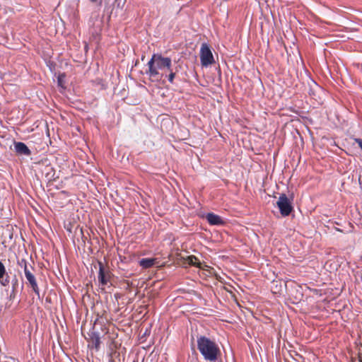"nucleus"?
I'll list each match as a JSON object with an SVG mask.
<instances>
[{
    "instance_id": "nucleus-1",
    "label": "nucleus",
    "mask_w": 362,
    "mask_h": 362,
    "mask_svg": "<svg viewBox=\"0 0 362 362\" xmlns=\"http://www.w3.org/2000/svg\"><path fill=\"white\" fill-rule=\"evenodd\" d=\"M147 65L148 69L146 74L151 78L160 80L164 76H167L168 70H170L172 65V60L160 54H153Z\"/></svg>"
},
{
    "instance_id": "nucleus-2",
    "label": "nucleus",
    "mask_w": 362,
    "mask_h": 362,
    "mask_svg": "<svg viewBox=\"0 0 362 362\" xmlns=\"http://www.w3.org/2000/svg\"><path fill=\"white\" fill-rule=\"evenodd\" d=\"M197 349L203 358L209 361H216L220 353L216 342L205 336L197 338Z\"/></svg>"
},
{
    "instance_id": "nucleus-3",
    "label": "nucleus",
    "mask_w": 362,
    "mask_h": 362,
    "mask_svg": "<svg viewBox=\"0 0 362 362\" xmlns=\"http://www.w3.org/2000/svg\"><path fill=\"white\" fill-rule=\"evenodd\" d=\"M199 55L201 64L203 66L207 67L215 62L211 48L207 43L202 45Z\"/></svg>"
},
{
    "instance_id": "nucleus-4",
    "label": "nucleus",
    "mask_w": 362,
    "mask_h": 362,
    "mask_svg": "<svg viewBox=\"0 0 362 362\" xmlns=\"http://www.w3.org/2000/svg\"><path fill=\"white\" fill-rule=\"evenodd\" d=\"M276 204L283 216H288L293 209L291 202L285 194L279 196Z\"/></svg>"
},
{
    "instance_id": "nucleus-5",
    "label": "nucleus",
    "mask_w": 362,
    "mask_h": 362,
    "mask_svg": "<svg viewBox=\"0 0 362 362\" xmlns=\"http://www.w3.org/2000/svg\"><path fill=\"white\" fill-rule=\"evenodd\" d=\"M33 268L32 266H30V269H26L24 272L25 276L29 283L30 287L33 290V291L37 294L38 296H40V290L37 286V283L35 279V275L33 273Z\"/></svg>"
},
{
    "instance_id": "nucleus-6",
    "label": "nucleus",
    "mask_w": 362,
    "mask_h": 362,
    "mask_svg": "<svg viewBox=\"0 0 362 362\" xmlns=\"http://www.w3.org/2000/svg\"><path fill=\"white\" fill-rule=\"evenodd\" d=\"M98 281L100 286H104L109 281L110 274L108 272H105L103 265L101 262H99V272H98Z\"/></svg>"
},
{
    "instance_id": "nucleus-7",
    "label": "nucleus",
    "mask_w": 362,
    "mask_h": 362,
    "mask_svg": "<svg viewBox=\"0 0 362 362\" xmlns=\"http://www.w3.org/2000/svg\"><path fill=\"white\" fill-rule=\"evenodd\" d=\"M206 218L211 225L218 226L222 225L224 223L219 216L214 214L213 213L207 214Z\"/></svg>"
},
{
    "instance_id": "nucleus-8",
    "label": "nucleus",
    "mask_w": 362,
    "mask_h": 362,
    "mask_svg": "<svg viewBox=\"0 0 362 362\" xmlns=\"http://www.w3.org/2000/svg\"><path fill=\"white\" fill-rule=\"evenodd\" d=\"M14 148L18 153L28 156L30 153V151L28 146L23 142L15 143Z\"/></svg>"
},
{
    "instance_id": "nucleus-9",
    "label": "nucleus",
    "mask_w": 362,
    "mask_h": 362,
    "mask_svg": "<svg viewBox=\"0 0 362 362\" xmlns=\"http://www.w3.org/2000/svg\"><path fill=\"white\" fill-rule=\"evenodd\" d=\"M185 263L189 265H193L197 267H201V262L199 259L194 256H188L185 259Z\"/></svg>"
},
{
    "instance_id": "nucleus-10",
    "label": "nucleus",
    "mask_w": 362,
    "mask_h": 362,
    "mask_svg": "<svg viewBox=\"0 0 362 362\" xmlns=\"http://www.w3.org/2000/svg\"><path fill=\"white\" fill-rule=\"evenodd\" d=\"M154 259L145 258L140 260V265L144 268H149L153 265Z\"/></svg>"
},
{
    "instance_id": "nucleus-11",
    "label": "nucleus",
    "mask_w": 362,
    "mask_h": 362,
    "mask_svg": "<svg viewBox=\"0 0 362 362\" xmlns=\"http://www.w3.org/2000/svg\"><path fill=\"white\" fill-rule=\"evenodd\" d=\"M91 343L93 344V345L95 346V347L97 350L99 349L100 344V339L99 335L98 334L93 333L91 335Z\"/></svg>"
},
{
    "instance_id": "nucleus-12",
    "label": "nucleus",
    "mask_w": 362,
    "mask_h": 362,
    "mask_svg": "<svg viewBox=\"0 0 362 362\" xmlns=\"http://www.w3.org/2000/svg\"><path fill=\"white\" fill-rule=\"evenodd\" d=\"M176 72L173 71V69L172 66H170V70H168L167 76H165V77H168V80L169 83H173L175 77Z\"/></svg>"
},
{
    "instance_id": "nucleus-13",
    "label": "nucleus",
    "mask_w": 362,
    "mask_h": 362,
    "mask_svg": "<svg viewBox=\"0 0 362 362\" xmlns=\"http://www.w3.org/2000/svg\"><path fill=\"white\" fill-rule=\"evenodd\" d=\"M18 265H19L21 267L23 268V271H24V272L25 271V269H30V265H28V262H26V260H25V259H21L20 261H18Z\"/></svg>"
},
{
    "instance_id": "nucleus-14",
    "label": "nucleus",
    "mask_w": 362,
    "mask_h": 362,
    "mask_svg": "<svg viewBox=\"0 0 362 362\" xmlns=\"http://www.w3.org/2000/svg\"><path fill=\"white\" fill-rule=\"evenodd\" d=\"M10 283L9 276L6 274L2 279H0V284L3 286H7Z\"/></svg>"
},
{
    "instance_id": "nucleus-15",
    "label": "nucleus",
    "mask_w": 362,
    "mask_h": 362,
    "mask_svg": "<svg viewBox=\"0 0 362 362\" xmlns=\"http://www.w3.org/2000/svg\"><path fill=\"white\" fill-rule=\"evenodd\" d=\"M6 275V269L1 261H0V279Z\"/></svg>"
},
{
    "instance_id": "nucleus-16",
    "label": "nucleus",
    "mask_w": 362,
    "mask_h": 362,
    "mask_svg": "<svg viewBox=\"0 0 362 362\" xmlns=\"http://www.w3.org/2000/svg\"><path fill=\"white\" fill-rule=\"evenodd\" d=\"M355 141L358 144V146L362 149V139H355Z\"/></svg>"
},
{
    "instance_id": "nucleus-17",
    "label": "nucleus",
    "mask_w": 362,
    "mask_h": 362,
    "mask_svg": "<svg viewBox=\"0 0 362 362\" xmlns=\"http://www.w3.org/2000/svg\"><path fill=\"white\" fill-rule=\"evenodd\" d=\"M89 1L93 2V3H95V2L98 1V0H89Z\"/></svg>"
}]
</instances>
